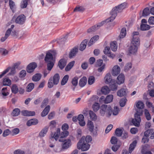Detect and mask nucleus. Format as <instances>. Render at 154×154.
<instances>
[{
	"mask_svg": "<svg viewBox=\"0 0 154 154\" xmlns=\"http://www.w3.org/2000/svg\"><path fill=\"white\" fill-rule=\"evenodd\" d=\"M87 42L88 40L85 39L81 42L79 49L80 51H82L85 48Z\"/></svg>",
	"mask_w": 154,
	"mask_h": 154,
	"instance_id": "27",
	"label": "nucleus"
},
{
	"mask_svg": "<svg viewBox=\"0 0 154 154\" xmlns=\"http://www.w3.org/2000/svg\"><path fill=\"white\" fill-rule=\"evenodd\" d=\"M104 80L106 83H110L112 81L111 74L107 73L104 77Z\"/></svg>",
	"mask_w": 154,
	"mask_h": 154,
	"instance_id": "23",
	"label": "nucleus"
},
{
	"mask_svg": "<svg viewBox=\"0 0 154 154\" xmlns=\"http://www.w3.org/2000/svg\"><path fill=\"white\" fill-rule=\"evenodd\" d=\"M98 97L97 95H93L90 99L89 101L91 103H96V101L98 100Z\"/></svg>",
	"mask_w": 154,
	"mask_h": 154,
	"instance_id": "50",
	"label": "nucleus"
},
{
	"mask_svg": "<svg viewBox=\"0 0 154 154\" xmlns=\"http://www.w3.org/2000/svg\"><path fill=\"white\" fill-rule=\"evenodd\" d=\"M103 22H102L101 23H98L96 25H95L93 26L92 27L89 29L87 32L88 33H90L93 32H94L98 29L99 27L102 26L103 24Z\"/></svg>",
	"mask_w": 154,
	"mask_h": 154,
	"instance_id": "12",
	"label": "nucleus"
},
{
	"mask_svg": "<svg viewBox=\"0 0 154 154\" xmlns=\"http://www.w3.org/2000/svg\"><path fill=\"white\" fill-rule=\"evenodd\" d=\"M48 101L49 100L48 98L45 99L42 102V104L41 105V107L42 108L45 106H46L48 104Z\"/></svg>",
	"mask_w": 154,
	"mask_h": 154,
	"instance_id": "54",
	"label": "nucleus"
},
{
	"mask_svg": "<svg viewBox=\"0 0 154 154\" xmlns=\"http://www.w3.org/2000/svg\"><path fill=\"white\" fill-rule=\"evenodd\" d=\"M19 132V129L18 128H15L12 130L11 133L12 135L14 136L18 134Z\"/></svg>",
	"mask_w": 154,
	"mask_h": 154,
	"instance_id": "53",
	"label": "nucleus"
},
{
	"mask_svg": "<svg viewBox=\"0 0 154 154\" xmlns=\"http://www.w3.org/2000/svg\"><path fill=\"white\" fill-rule=\"evenodd\" d=\"M144 114L146 119L148 120H149L151 119V116L148 110L145 109L144 110Z\"/></svg>",
	"mask_w": 154,
	"mask_h": 154,
	"instance_id": "49",
	"label": "nucleus"
},
{
	"mask_svg": "<svg viewBox=\"0 0 154 154\" xmlns=\"http://www.w3.org/2000/svg\"><path fill=\"white\" fill-rule=\"evenodd\" d=\"M77 148L82 151L88 150L90 148V145L85 142V137H82L77 144Z\"/></svg>",
	"mask_w": 154,
	"mask_h": 154,
	"instance_id": "4",
	"label": "nucleus"
},
{
	"mask_svg": "<svg viewBox=\"0 0 154 154\" xmlns=\"http://www.w3.org/2000/svg\"><path fill=\"white\" fill-rule=\"evenodd\" d=\"M78 78L77 77H75L73 79H72L71 83L72 85L74 86V87L72 88V89L73 91H74L75 89V87L78 84Z\"/></svg>",
	"mask_w": 154,
	"mask_h": 154,
	"instance_id": "33",
	"label": "nucleus"
},
{
	"mask_svg": "<svg viewBox=\"0 0 154 154\" xmlns=\"http://www.w3.org/2000/svg\"><path fill=\"white\" fill-rule=\"evenodd\" d=\"M66 64V60L62 59L60 60L58 63V66L61 69H63L65 66Z\"/></svg>",
	"mask_w": 154,
	"mask_h": 154,
	"instance_id": "17",
	"label": "nucleus"
},
{
	"mask_svg": "<svg viewBox=\"0 0 154 154\" xmlns=\"http://www.w3.org/2000/svg\"><path fill=\"white\" fill-rule=\"evenodd\" d=\"M117 85L116 84V81L114 80L109 83V88L112 91H115L117 90Z\"/></svg>",
	"mask_w": 154,
	"mask_h": 154,
	"instance_id": "18",
	"label": "nucleus"
},
{
	"mask_svg": "<svg viewBox=\"0 0 154 154\" xmlns=\"http://www.w3.org/2000/svg\"><path fill=\"white\" fill-rule=\"evenodd\" d=\"M104 64L103 63V60H97L95 66L96 67L100 66Z\"/></svg>",
	"mask_w": 154,
	"mask_h": 154,
	"instance_id": "58",
	"label": "nucleus"
},
{
	"mask_svg": "<svg viewBox=\"0 0 154 154\" xmlns=\"http://www.w3.org/2000/svg\"><path fill=\"white\" fill-rule=\"evenodd\" d=\"M20 110L19 109L15 108L13 110L12 115L14 116H17L20 114Z\"/></svg>",
	"mask_w": 154,
	"mask_h": 154,
	"instance_id": "45",
	"label": "nucleus"
},
{
	"mask_svg": "<svg viewBox=\"0 0 154 154\" xmlns=\"http://www.w3.org/2000/svg\"><path fill=\"white\" fill-rule=\"evenodd\" d=\"M10 133H11V132L9 129H6L4 131L2 134V136L4 137H6L8 136Z\"/></svg>",
	"mask_w": 154,
	"mask_h": 154,
	"instance_id": "60",
	"label": "nucleus"
},
{
	"mask_svg": "<svg viewBox=\"0 0 154 154\" xmlns=\"http://www.w3.org/2000/svg\"><path fill=\"white\" fill-rule=\"evenodd\" d=\"M9 4L10 8L13 12H14L16 8V6L14 2L12 0H9Z\"/></svg>",
	"mask_w": 154,
	"mask_h": 154,
	"instance_id": "22",
	"label": "nucleus"
},
{
	"mask_svg": "<svg viewBox=\"0 0 154 154\" xmlns=\"http://www.w3.org/2000/svg\"><path fill=\"white\" fill-rule=\"evenodd\" d=\"M2 94L3 96H7L9 95V93L8 92L6 88H4L2 90Z\"/></svg>",
	"mask_w": 154,
	"mask_h": 154,
	"instance_id": "51",
	"label": "nucleus"
},
{
	"mask_svg": "<svg viewBox=\"0 0 154 154\" xmlns=\"http://www.w3.org/2000/svg\"><path fill=\"white\" fill-rule=\"evenodd\" d=\"M45 62H47L55 61V60L50 54V52H49L47 53L45 58Z\"/></svg>",
	"mask_w": 154,
	"mask_h": 154,
	"instance_id": "13",
	"label": "nucleus"
},
{
	"mask_svg": "<svg viewBox=\"0 0 154 154\" xmlns=\"http://www.w3.org/2000/svg\"><path fill=\"white\" fill-rule=\"evenodd\" d=\"M87 82V79L85 77H83L79 81V86L82 87L85 86Z\"/></svg>",
	"mask_w": 154,
	"mask_h": 154,
	"instance_id": "29",
	"label": "nucleus"
},
{
	"mask_svg": "<svg viewBox=\"0 0 154 154\" xmlns=\"http://www.w3.org/2000/svg\"><path fill=\"white\" fill-rule=\"evenodd\" d=\"M86 126L88 129L94 135H96L97 134L98 128L97 126L94 128L93 122L91 120H88L87 121Z\"/></svg>",
	"mask_w": 154,
	"mask_h": 154,
	"instance_id": "7",
	"label": "nucleus"
},
{
	"mask_svg": "<svg viewBox=\"0 0 154 154\" xmlns=\"http://www.w3.org/2000/svg\"><path fill=\"white\" fill-rule=\"evenodd\" d=\"M50 109L49 105L47 106L41 113V115L42 117H44L47 115L49 112Z\"/></svg>",
	"mask_w": 154,
	"mask_h": 154,
	"instance_id": "20",
	"label": "nucleus"
},
{
	"mask_svg": "<svg viewBox=\"0 0 154 154\" xmlns=\"http://www.w3.org/2000/svg\"><path fill=\"white\" fill-rule=\"evenodd\" d=\"M34 84L32 83L29 84L26 87V91L28 92H30L34 88Z\"/></svg>",
	"mask_w": 154,
	"mask_h": 154,
	"instance_id": "35",
	"label": "nucleus"
},
{
	"mask_svg": "<svg viewBox=\"0 0 154 154\" xmlns=\"http://www.w3.org/2000/svg\"><path fill=\"white\" fill-rule=\"evenodd\" d=\"M0 53L4 55H5L8 54V51L4 48H0Z\"/></svg>",
	"mask_w": 154,
	"mask_h": 154,
	"instance_id": "63",
	"label": "nucleus"
},
{
	"mask_svg": "<svg viewBox=\"0 0 154 154\" xmlns=\"http://www.w3.org/2000/svg\"><path fill=\"white\" fill-rule=\"evenodd\" d=\"M89 113L90 119L92 121H96L97 120V116L96 114L92 111L90 110Z\"/></svg>",
	"mask_w": 154,
	"mask_h": 154,
	"instance_id": "24",
	"label": "nucleus"
},
{
	"mask_svg": "<svg viewBox=\"0 0 154 154\" xmlns=\"http://www.w3.org/2000/svg\"><path fill=\"white\" fill-rule=\"evenodd\" d=\"M38 120L35 119H32L28 121L26 123L27 126H29L33 125H35L38 123Z\"/></svg>",
	"mask_w": 154,
	"mask_h": 154,
	"instance_id": "25",
	"label": "nucleus"
},
{
	"mask_svg": "<svg viewBox=\"0 0 154 154\" xmlns=\"http://www.w3.org/2000/svg\"><path fill=\"white\" fill-rule=\"evenodd\" d=\"M126 101V99L125 97H124L119 102L120 106L121 107L124 106L125 105Z\"/></svg>",
	"mask_w": 154,
	"mask_h": 154,
	"instance_id": "52",
	"label": "nucleus"
},
{
	"mask_svg": "<svg viewBox=\"0 0 154 154\" xmlns=\"http://www.w3.org/2000/svg\"><path fill=\"white\" fill-rule=\"evenodd\" d=\"M37 66V64L35 63H31L27 66L26 71L28 73H31L34 71Z\"/></svg>",
	"mask_w": 154,
	"mask_h": 154,
	"instance_id": "8",
	"label": "nucleus"
},
{
	"mask_svg": "<svg viewBox=\"0 0 154 154\" xmlns=\"http://www.w3.org/2000/svg\"><path fill=\"white\" fill-rule=\"evenodd\" d=\"M60 128H57L56 132L55 133L53 137H52V138H53L56 140H57L58 138H60Z\"/></svg>",
	"mask_w": 154,
	"mask_h": 154,
	"instance_id": "36",
	"label": "nucleus"
},
{
	"mask_svg": "<svg viewBox=\"0 0 154 154\" xmlns=\"http://www.w3.org/2000/svg\"><path fill=\"white\" fill-rule=\"evenodd\" d=\"M150 28V26L146 24H141L140 25V29L142 30H147Z\"/></svg>",
	"mask_w": 154,
	"mask_h": 154,
	"instance_id": "38",
	"label": "nucleus"
},
{
	"mask_svg": "<svg viewBox=\"0 0 154 154\" xmlns=\"http://www.w3.org/2000/svg\"><path fill=\"white\" fill-rule=\"evenodd\" d=\"M121 69L118 65L114 66L112 69V74L113 76L117 75L120 72Z\"/></svg>",
	"mask_w": 154,
	"mask_h": 154,
	"instance_id": "9",
	"label": "nucleus"
},
{
	"mask_svg": "<svg viewBox=\"0 0 154 154\" xmlns=\"http://www.w3.org/2000/svg\"><path fill=\"white\" fill-rule=\"evenodd\" d=\"M85 10V8L82 7H76L74 10V12H82Z\"/></svg>",
	"mask_w": 154,
	"mask_h": 154,
	"instance_id": "59",
	"label": "nucleus"
},
{
	"mask_svg": "<svg viewBox=\"0 0 154 154\" xmlns=\"http://www.w3.org/2000/svg\"><path fill=\"white\" fill-rule=\"evenodd\" d=\"M143 114V111L141 110H137V112L134 114V118L132 120L131 122L135 126L139 127L141 121L140 116Z\"/></svg>",
	"mask_w": 154,
	"mask_h": 154,
	"instance_id": "3",
	"label": "nucleus"
},
{
	"mask_svg": "<svg viewBox=\"0 0 154 154\" xmlns=\"http://www.w3.org/2000/svg\"><path fill=\"white\" fill-rule=\"evenodd\" d=\"M11 89L12 93L14 94H17L18 92V88L17 85L15 84L12 85Z\"/></svg>",
	"mask_w": 154,
	"mask_h": 154,
	"instance_id": "46",
	"label": "nucleus"
},
{
	"mask_svg": "<svg viewBox=\"0 0 154 154\" xmlns=\"http://www.w3.org/2000/svg\"><path fill=\"white\" fill-rule=\"evenodd\" d=\"M127 4L124 3L113 8L110 13L111 16L107 19L108 22H111L115 18L118 13L122 12L126 7Z\"/></svg>",
	"mask_w": 154,
	"mask_h": 154,
	"instance_id": "2",
	"label": "nucleus"
},
{
	"mask_svg": "<svg viewBox=\"0 0 154 154\" xmlns=\"http://www.w3.org/2000/svg\"><path fill=\"white\" fill-rule=\"evenodd\" d=\"M74 63L75 62L74 61H72L69 63L65 68L66 71H67L69 70L73 66Z\"/></svg>",
	"mask_w": 154,
	"mask_h": 154,
	"instance_id": "43",
	"label": "nucleus"
},
{
	"mask_svg": "<svg viewBox=\"0 0 154 154\" xmlns=\"http://www.w3.org/2000/svg\"><path fill=\"white\" fill-rule=\"evenodd\" d=\"M78 48L77 47H74L72 49L69 54V57L71 59L75 56L78 52Z\"/></svg>",
	"mask_w": 154,
	"mask_h": 154,
	"instance_id": "14",
	"label": "nucleus"
},
{
	"mask_svg": "<svg viewBox=\"0 0 154 154\" xmlns=\"http://www.w3.org/2000/svg\"><path fill=\"white\" fill-rule=\"evenodd\" d=\"M60 80V76L58 74L56 73L53 77H51L48 80V87L49 88L53 87L54 85H57L59 83Z\"/></svg>",
	"mask_w": 154,
	"mask_h": 154,
	"instance_id": "6",
	"label": "nucleus"
},
{
	"mask_svg": "<svg viewBox=\"0 0 154 154\" xmlns=\"http://www.w3.org/2000/svg\"><path fill=\"white\" fill-rule=\"evenodd\" d=\"M110 142L111 143L113 144H116L117 143V139L116 137H111Z\"/></svg>",
	"mask_w": 154,
	"mask_h": 154,
	"instance_id": "62",
	"label": "nucleus"
},
{
	"mask_svg": "<svg viewBox=\"0 0 154 154\" xmlns=\"http://www.w3.org/2000/svg\"><path fill=\"white\" fill-rule=\"evenodd\" d=\"M125 76L123 74H120L117 78V83L119 85L123 83L125 81Z\"/></svg>",
	"mask_w": 154,
	"mask_h": 154,
	"instance_id": "15",
	"label": "nucleus"
},
{
	"mask_svg": "<svg viewBox=\"0 0 154 154\" xmlns=\"http://www.w3.org/2000/svg\"><path fill=\"white\" fill-rule=\"evenodd\" d=\"M110 48L113 51H116L117 48V45L116 42H112L110 43Z\"/></svg>",
	"mask_w": 154,
	"mask_h": 154,
	"instance_id": "30",
	"label": "nucleus"
},
{
	"mask_svg": "<svg viewBox=\"0 0 154 154\" xmlns=\"http://www.w3.org/2000/svg\"><path fill=\"white\" fill-rule=\"evenodd\" d=\"M62 145V148L63 149H67L71 145V142L70 139H67L63 140Z\"/></svg>",
	"mask_w": 154,
	"mask_h": 154,
	"instance_id": "11",
	"label": "nucleus"
},
{
	"mask_svg": "<svg viewBox=\"0 0 154 154\" xmlns=\"http://www.w3.org/2000/svg\"><path fill=\"white\" fill-rule=\"evenodd\" d=\"M69 134V132L67 131H64L60 133V138L59 141L60 142H63L64 139L63 138L67 137Z\"/></svg>",
	"mask_w": 154,
	"mask_h": 154,
	"instance_id": "16",
	"label": "nucleus"
},
{
	"mask_svg": "<svg viewBox=\"0 0 154 154\" xmlns=\"http://www.w3.org/2000/svg\"><path fill=\"white\" fill-rule=\"evenodd\" d=\"M150 11L148 8H146L143 11L142 15L143 16L146 17L149 14Z\"/></svg>",
	"mask_w": 154,
	"mask_h": 154,
	"instance_id": "48",
	"label": "nucleus"
},
{
	"mask_svg": "<svg viewBox=\"0 0 154 154\" xmlns=\"http://www.w3.org/2000/svg\"><path fill=\"white\" fill-rule=\"evenodd\" d=\"M42 75L39 73H37L34 75L32 78V81L34 82L39 81L41 79Z\"/></svg>",
	"mask_w": 154,
	"mask_h": 154,
	"instance_id": "32",
	"label": "nucleus"
},
{
	"mask_svg": "<svg viewBox=\"0 0 154 154\" xmlns=\"http://www.w3.org/2000/svg\"><path fill=\"white\" fill-rule=\"evenodd\" d=\"M132 67V63H128L125 67V71H127L131 69Z\"/></svg>",
	"mask_w": 154,
	"mask_h": 154,
	"instance_id": "56",
	"label": "nucleus"
},
{
	"mask_svg": "<svg viewBox=\"0 0 154 154\" xmlns=\"http://www.w3.org/2000/svg\"><path fill=\"white\" fill-rule=\"evenodd\" d=\"M126 29L125 28H122L120 32L119 35L118 36V38L120 39L124 38L126 35Z\"/></svg>",
	"mask_w": 154,
	"mask_h": 154,
	"instance_id": "28",
	"label": "nucleus"
},
{
	"mask_svg": "<svg viewBox=\"0 0 154 154\" xmlns=\"http://www.w3.org/2000/svg\"><path fill=\"white\" fill-rule=\"evenodd\" d=\"M113 99V95L110 94L107 95L105 98V103H108L111 102Z\"/></svg>",
	"mask_w": 154,
	"mask_h": 154,
	"instance_id": "37",
	"label": "nucleus"
},
{
	"mask_svg": "<svg viewBox=\"0 0 154 154\" xmlns=\"http://www.w3.org/2000/svg\"><path fill=\"white\" fill-rule=\"evenodd\" d=\"M47 69L49 71H51L54 66V61L47 62Z\"/></svg>",
	"mask_w": 154,
	"mask_h": 154,
	"instance_id": "42",
	"label": "nucleus"
},
{
	"mask_svg": "<svg viewBox=\"0 0 154 154\" xmlns=\"http://www.w3.org/2000/svg\"><path fill=\"white\" fill-rule=\"evenodd\" d=\"M3 84L4 85L10 86L11 84V81L9 79H4L3 81Z\"/></svg>",
	"mask_w": 154,
	"mask_h": 154,
	"instance_id": "41",
	"label": "nucleus"
},
{
	"mask_svg": "<svg viewBox=\"0 0 154 154\" xmlns=\"http://www.w3.org/2000/svg\"><path fill=\"white\" fill-rule=\"evenodd\" d=\"M115 133L117 136L120 137L121 136L123 132L121 129L118 128L116 129Z\"/></svg>",
	"mask_w": 154,
	"mask_h": 154,
	"instance_id": "55",
	"label": "nucleus"
},
{
	"mask_svg": "<svg viewBox=\"0 0 154 154\" xmlns=\"http://www.w3.org/2000/svg\"><path fill=\"white\" fill-rule=\"evenodd\" d=\"M139 35L138 32H134L132 33V40L129 49V52L131 54H134L137 52L140 42Z\"/></svg>",
	"mask_w": 154,
	"mask_h": 154,
	"instance_id": "1",
	"label": "nucleus"
},
{
	"mask_svg": "<svg viewBox=\"0 0 154 154\" xmlns=\"http://www.w3.org/2000/svg\"><path fill=\"white\" fill-rule=\"evenodd\" d=\"M26 17L23 14H22L18 16L16 19L15 22L17 23L20 24H23L25 20Z\"/></svg>",
	"mask_w": 154,
	"mask_h": 154,
	"instance_id": "10",
	"label": "nucleus"
},
{
	"mask_svg": "<svg viewBox=\"0 0 154 154\" xmlns=\"http://www.w3.org/2000/svg\"><path fill=\"white\" fill-rule=\"evenodd\" d=\"M100 107L99 104L98 103H94L92 106V108L95 112H97L99 109Z\"/></svg>",
	"mask_w": 154,
	"mask_h": 154,
	"instance_id": "40",
	"label": "nucleus"
},
{
	"mask_svg": "<svg viewBox=\"0 0 154 154\" xmlns=\"http://www.w3.org/2000/svg\"><path fill=\"white\" fill-rule=\"evenodd\" d=\"M126 94V89L125 88H122L119 90L117 92V95L120 97L125 96Z\"/></svg>",
	"mask_w": 154,
	"mask_h": 154,
	"instance_id": "19",
	"label": "nucleus"
},
{
	"mask_svg": "<svg viewBox=\"0 0 154 154\" xmlns=\"http://www.w3.org/2000/svg\"><path fill=\"white\" fill-rule=\"evenodd\" d=\"M26 75V72L25 70H21L20 73V77L21 78L24 77Z\"/></svg>",
	"mask_w": 154,
	"mask_h": 154,
	"instance_id": "64",
	"label": "nucleus"
},
{
	"mask_svg": "<svg viewBox=\"0 0 154 154\" xmlns=\"http://www.w3.org/2000/svg\"><path fill=\"white\" fill-rule=\"evenodd\" d=\"M28 1V0H22L20 4V7L22 8H26L27 5Z\"/></svg>",
	"mask_w": 154,
	"mask_h": 154,
	"instance_id": "47",
	"label": "nucleus"
},
{
	"mask_svg": "<svg viewBox=\"0 0 154 154\" xmlns=\"http://www.w3.org/2000/svg\"><path fill=\"white\" fill-rule=\"evenodd\" d=\"M137 141L134 140L130 144L129 149V153H131L132 151L134 150L137 145Z\"/></svg>",
	"mask_w": 154,
	"mask_h": 154,
	"instance_id": "31",
	"label": "nucleus"
},
{
	"mask_svg": "<svg viewBox=\"0 0 154 154\" xmlns=\"http://www.w3.org/2000/svg\"><path fill=\"white\" fill-rule=\"evenodd\" d=\"M69 79V76L68 75H66L63 78L61 82V85H65Z\"/></svg>",
	"mask_w": 154,
	"mask_h": 154,
	"instance_id": "44",
	"label": "nucleus"
},
{
	"mask_svg": "<svg viewBox=\"0 0 154 154\" xmlns=\"http://www.w3.org/2000/svg\"><path fill=\"white\" fill-rule=\"evenodd\" d=\"M11 28L8 29L6 32L5 36L1 38V41L2 42H4L11 34Z\"/></svg>",
	"mask_w": 154,
	"mask_h": 154,
	"instance_id": "26",
	"label": "nucleus"
},
{
	"mask_svg": "<svg viewBox=\"0 0 154 154\" xmlns=\"http://www.w3.org/2000/svg\"><path fill=\"white\" fill-rule=\"evenodd\" d=\"M48 130V127L46 126L43 128L40 132L39 135L41 137H44L46 134Z\"/></svg>",
	"mask_w": 154,
	"mask_h": 154,
	"instance_id": "21",
	"label": "nucleus"
},
{
	"mask_svg": "<svg viewBox=\"0 0 154 154\" xmlns=\"http://www.w3.org/2000/svg\"><path fill=\"white\" fill-rule=\"evenodd\" d=\"M136 107L138 109H136V111L137 112V110H141L143 112V111L142 110V109L144 107V104L141 101H139L136 104Z\"/></svg>",
	"mask_w": 154,
	"mask_h": 154,
	"instance_id": "39",
	"label": "nucleus"
},
{
	"mask_svg": "<svg viewBox=\"0 0 154 154\" xmlns=\"http://www.w3.org/2000/svg\"><path fill=\"white\" fill-rule=\"evenodd\" d=\"M100 113L102 116H104L106 113L107 116L109 117L112 114V111L110 105L106 104L102 105L100 107Z\"/></svg>",
	"mask_w": 154,
	"mask_h": 154,
	"instance_id": "5",
	"label": "nucleus"
},
{
	"mask_svg": "<svg viewBox=\"0 0 154 154\" xmlns=\"http://www.w3.org/2000/svg\"><path fill=\"white\" fill-rule=\"evenodd\" d=\"M95 78L93 76H91L88 78V83L89 85L92 84L94 82Z\"/></svg>",
	"mask_w": 154,
	"mask_h": 154,
	"instance_id": "57",
	"label": "nucleus"
},
{
	"mask_svg": "<svg viewBox=\"0 0 154 154\" xmlns=\"http://www.w3.org/2000/svg\"><path fill=\"white\" fill-rule=\"evenodd\" d=\"M101 91L103 94L106 95L109 92L110 90L108 86H105L102 87Z\"/></svg>",
	"mask_w": 154,
	"mask_h": 154,
	"instance_id": "34",
	"label": "nucleus"
},
{
	"mask_svg": "<svg viewBox=\"0 0 154 154\" xmlns=\"http://www.w3.org/2000/svg\"><path fill=\"white\" fill-rule=\"evenodd\" d=\"M119 111V110L118 107L117 106H115L112 111V114L116 116L118 114Z\"/></svg>",
	"mask_w": 154,
	"mask_h": 154,
	"instance_id": "61",
	"label": "nucleus"
}]
</instances>
